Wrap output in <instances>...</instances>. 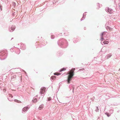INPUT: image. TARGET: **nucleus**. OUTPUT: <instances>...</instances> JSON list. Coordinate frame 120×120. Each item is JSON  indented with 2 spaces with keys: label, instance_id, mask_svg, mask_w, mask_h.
Instances as JSON below:
<instances>
[{
  "label": "nucleus",
  "instance_id": "2f4dec72",
  "mask_svg": "<svg viewBox=\"0 0 120 120\" xmlns=\"http://www.w3.org/2000/svg\"><path fill=\"white\" fill-rule=\"evenodd\" d=\"M78 41V40L76 39H74L73 41V42L74 43H75L77 42Z\"/></svg>",
  "mask_w": 120,
  "mask_h": 120
},
{
  "label": "nucleus",
  "instance_id": "7ed1b4c3",
  "mask_svg": "<svg viewBox=\"0 0 120 120\" xmlns=\"http://www.w3.org/2000/svg\"><path fill=\"white\" fill-rule=\"evenodd\" d=\"M74 72H73L69 74V75L67 78V79L65 81L67 82V83L68 84H69L71 81L74 75Z\"/></svg>",
  "mask_w": 120,
  "mask_h": 120
},
{
  "label": "nucleus",
  "instance_id": "f257e3e1",
  "mask_svg": "<svg viewBox=\"0 0 120 120\" xmlns=\"http://www.w3.org/2000/svg\"><path fill=\"white\" fill-rule=\"evenodd\" d=\"M58 45L62 48H65L68 45V42L64 38L60 39L57 42Z\"/></svg>",
  "mask_w": 120,
  "mask_h": 120
},
{
  "label": "nucleus",
  "instance_id": "603ef678",
  "mask_svg": "<svg viewBox=\"0 0 120 120\" xmlns=\"http://www.w3.org/2000/svg\"><path fill=\"white\" fill-rule=\"evenodd\" d=\"M119 9H120V6H119Z\"/></svg>",
  "mask_w": 120,
  "mask_h": 120
},
{
  "label": "nucleus",
  "instance_id": "aec40b11",
  "mask_svg": "<svg viewBox=\"0 0 120 120\" xmlns=\"http://www.w3.org/2000/svg\"><path fill=\"white\" fill-rule=\"evenodd\" d=\"M14 101L15 102H17L18 103H21V101H19L17 99H15Z\"/></svg>",
  "mask_w": 120,
  "mask_h": 120
},
{
  "label": "nucleus",
  "instance_id": "423d86ee",
  "mask_svg": "<svg viewBox=\"0 0 120 120\" xmlns=\"http://www.w3.org/2000/svg\"><path fill=\"white\" fill-rule=\"evenodd\" d=\"M106 12H109L110 14H112L113 13L112 11H113V9L108 7L106 9H105Z\"/></svg>",
  "mask_w": 120,
  "mask_h": 120
},
{
  "label": "nucleus",
  "instance_id": "b1692460",
  "mask_svg": "<svg viewBox=\"0 0 120 120\" xmlns=\"http://www.w3.org/2000/svg\"><path fill=\"white\" fill-rule=\"evenodd\" d=\"M10 50L11 52H13L14 50V49L13 47L12 48L10 49Z\"/></svg>",
  "mask_w": 120,
  "mask_h": 120
},
{
  "label": "nucleus",
  "instance_id": "5fc2aeb1",
  "mask_svg": "<svg viewBox=\"0 0 120 120\" xmlns=\"http://www.w3.org/2000/svg\"><path fill=\"white\" fill-rule=\"evenodd\" d=\"M61 35H61V34H62V33H61Z\"/></svg>",
  "mask_w": 120,
  "mask_h": 120
},
{
  "label": "nucleus",
  "instance_id": "c756f323",
  "mask_svg": "<svg viewBox=\"0 0 120 120\" xmlns=\"http://www.w3.org/2000/svg\"><path fill=\"white\" fill-rule=\"evenodd\" d=\"M16 77V75H14L12 77H11V79H15Z\"/></svg>",
  "mask_w": 120,
  "mask_h": 120
},
{
  "label": "nucleus",
  "instance_id": "2eb2a0df",
  "mask_svg": "<svg viewBox=\"0 0 120 120\" xmlns=\"http://www.w3.org/2000/svg\"><path fill=\"white\" fill-rule=\"evenodd\" d=\"M66 67L63 68H61L60 70L58 71L59 72H61L63 71H64L66 70Z\"/></svg>",
  "mask_w": 120,
  "mask_h": 120
},
{
  "label": "nucleus",
  "instance_id": "cd10ccee",
  "mask_svg": "<svg viewBox=\"0 0 120 120\" xmlns=\"http://www.w3.org/2000/svg\"><path fill=\"white\" fill-rule=\"evenodd\" d=\"M84 70H85V69L83 68H82L80 69H79V71H84Z\"/></svg>",
  "mask_w": 120,
  "mask_h": 120
},
{
  "label": "nucleus",
  "instance_id": "f3484780",
  "mask_svg": "<svg viewBox=\"0 0 120 120\" xmlns=\"http://www.w3.org/2000/svg\"><path fill=\"white\" fill-rule=\"evenodd\" d=\"M17 49L16 51H15L16 53L18 54H19L20 52V49L18 48H17Z\"/></svg>",
  "mask_w": 120,
  "mask_h": 120
},
{
  "label": "nucleus",
  "instance_id": "7c9ffc66",
  "mask_svg": "<svg viewBox=\"0 0 120 120\" xmlns=\"http://www.w3.org/2000/svg\"><path fill=\"white\" fill-rule=\"evenodd\" d=\"M104 32H104L101 33V36H103V35L105 34V33H104Z\"/></svg>",
  "mask_w": 120,
  "mask_h": 120
},
{
  "label": "nucleus",
  "instance_id": "a18cd8bd",
  "mask_svg": "<svg viewBox=\"0 0 120 120\" xmlns=\"http://www.w3.org/2000/svg\"><path fill=\"white\" fill-rule=\"evenodd\" d=\"M83 18H82L81 19H80L81 21H82L83 20Z\"/></svg>",
  "mask_w": 120,
  "mask_h": 120
},
{
  "label": "nucleus",
  "instance_id": "0eeeda50",
  "mask_svg": "<svg viewBox=\"0 0 120 120\" xmlns=\"http://www.w3.org/2000/svg\"><path fill=\"white\" fill-rule=\"evenodd\" d=\"M20 49L23 50H25L26 49V46L24 44L22 43L20 46Z\"/></svg>",
  "mask_w": 120,
  "mask_h": 120
},
{
  "label": "nucleus",
  "instance_id": "4c0bfd02",
  "mask_svg": "<svg viewBox=\"0 0 120 120\" xmlns=\"http://www.w3.org/2000/svg\"><path fill=\"white\" fill-rule=\"evenodd\" d=\"M9 97L12 98L13 97V96L12 95L10 94H9Z\"/></svg>",
  "mask_w": 120,
  "mask_h": 120
},
{
  "label": "nucleus",
  "instance_id": "c9c22d12",
  "mask_svg": "<svg viewBox=\"0 0 120 120\" xmlns=\"http://www.w3.org/2000/svg\"><path fill=\"white\" fill-rule=\"evenodd\" d=\"M22 71L24 72H25V74H26V75H27V73L24 70H22Z\"/></svg>",
  "mask_w": 120,
  "mask_h": 120
},
{
  "label": "nucleus",
  "instance_id": "5701e85b",
  "mask_svg": "<svg viewBox=\"0 0 120 120\" xmlns=\"http://www.w3.org/2000/svg\"><path fill=\"white\" fill-rule=\"evenodd\" d=\"M61 74L60 73H54V75H56L57 76H59V75H60Z\"/></svg>",
  "mask_w": 120,
  "mask_h": 120
},
{
  "label": "nucleus",
  "instance_id": "4468645a",
  "mask_svg": "<svg viewBox=\"0 0 120 120\" xmlns=\"http://www.w3.org/2000/svg\"><path fill=\"white\" fill-rule=\"evenodd\" d=\"M56 78V76H54L53 75L52 76L50 77V79L51 80H55Z\"/></svg>",
  "mask_w": 120,
  "mask_h": 120
},
{
  "label": "nucleus",
  "instance_id": "9d476101",
  "mask_svg": "<svg viewBox=\"0 0 120 120\" xmlns=\"http://www.w3.org/2000/svg\"><path fill=\"white\" fill-rule=\"evenodd\" d=\"M45 90V89H44V88L41 87L40 89V94L41 95L44 94V91Z\"/></svg>",
  "mask_w": 120,
  "mask_h": 120
},
{
  "label": "nucleus",
  "instance_id": "473e14b6",
  "mask_svg": "<svg viewBox=\"0 0 120 120\" xmlns=\"http://www.w3.org/2000/svg\"><path fill=\"white\" fill-rule=\"evenodd\" d=\"M2 6L1 4H0V10L1 11H2Z\"/></svg>",
  "mask_w": 120,
  "mask_h": 120
},
{
  "label": "nucleus",
  "instance_id": "6e6d98bb",
  "mask_svg": "<svg viewBox=\"0 0 120 120\" xmlns=\"http://www.w3.org/2000/svg\"><path fill=\"white\" fill-rule=\"evenodd\" d=\"M39 98V100L40 99V97Z\"/></svg>",
  "mask_w": 120,
  "mask_h": 120
},
{
  "label": "nucleus",
  "instance_id": "c85d7f7f",
  "mask_svg": "<svg viewBox=\"0 0 120 120\" xmlns=\"http://www.w3.org/2000/svg\"><path fill=\"white\" fill-rule=\"evenodd\" d=\"M12 5L14 7H15L16 5V3L14 2H13L12 3Z\"/></svg>",
  "mask_w": 120,
  "mask_h": 120
},
{
  "label": "nucleus",
  "instance_id": "e2e57ef3",
  "mask_svg": "<svg viewBox=\"0 0 120 120\" xmlns=\"http://www.w3.org/2000/svg\"><path fill=\"white\" fill-rule=\"evenodd\" d=\"M41 96H43V95H42Z\"/></svg>",
  "mask_w": 120,
  "mask_h": 120
},
{
  "label": "nucleus",
  "instance_id": "4d7b16f0",
  "mask_svg": "<svg viewBox=\"0 0 120 120\" xmlns=\"http://www.w3.org/2000/svg\"><path fill=\"white\" fill-rule=\"evenodd\" d=\"M93 97V98H94V97Z\"/></svg>",
  "mask_w": 120,
  "mask_h": 120
},
{
  "label": "nucleus",
  "instance_id": "e433bc0d",
  "mask_svg": "<svg viewBox=\"0 0 120 120\" xmlns=\"http://www.w3.org/2000/svg\"><path fill=\"white\" fill-rule=\"evenodd\" d=\"M9 97L12 98L13 97V96L12 95L10 94H9Z\"/></svg>",
  "mask_w": 120,
  "mask_h": 120
},
{
  "label": "nucleus",
  "instance_id": "bf43d9fd",
  "mask_svg": "<svg viewBox=\"0 0 120 120\" xmlns=\"http://www.w3.org/2000/svg\"><path fill=\"white\" fill-rule=\"evenodd\" d=\"M40 47H41V45H40Z\"/></svg>",
  "mask_w": 120,
  "mask_h": 120
},
{
  "label": "nucleus",
  "instance_id": "412c9836",
  "mask_svg": "<svg viewBox=\"0 0 120 120\" xmlns=\"http://www.w3.org/2000/svg\"><path fill=\"white\" fill-rule=\"evenodd\" d=\"M106 28L107 29H109V30H111V29H112V28H111L110 27H109V26H105Z\"/></svg>",
  "mask_w": 120,
  "mask_h": 120
},
{
  "label": "nucleus",
  "instance_id": "a19ab883",
  "mask_svg": "<svg viewBox=\"0 0 120 120\" xmlns=\"http://www.w3.org/2000/svg\"><path fill=\"white\" fill-rule=\"evenodd\" d=\"M97 6H98L100 8V4L99 3H98Z\"/></svg>",
  "mask_w": 120,
  "mask_h": 120
},
{
  "label": "nucleus",
  "instance_id": "f8f14e48",
  "mask_svg": "<svg viewBox=\"0 0 120 120\" xmlns=\"http://www.w3.org/2000/svg\"><path fill=\"white\" fill-rule=\"evenodd\" d=\"M62 52H61V51H58L57 52L56 54L57 56H60L61 55H62Z\"/></svg>",
  "mask_w": 120,
  "mask_h": 120
},
{
  "label": "nucleus",
  "instance_id": "58836bf2",
  "mask_svg": "<svg viewBox=\"0 0 120 120\" xmlns=\"http://www.w3.org/2000/svg\"><path fill=\"white\" fill-rule=\"evenodd\" d=\"M15 12H14L12 14V16H14L15 15Z\"/></svg>",
  "mask_w": 120,
  "mask_h": 120
},
{
  "label": "nucleus",
  "instance_id": "864d4df0",
  "mask_svg": "<svg viewBox=\"0 0 120 120\" xmlns=\"http://www.w3.org/2000/svg\"><path fill=\"white\" fill-rule=\"evenodd\" d=\"M119 111H117V112H119Z\"/></svg>",
  "mask_w": 120,
  "mask_h": 120
},
{
  "label": "nucleus",
  "instance_id": "680f3d73",
  "mask_svg": "<svg viewBox=\"0 0 120 120\" xmlns=\"http://www.w3.org/2000/svg\"><path fill=\"white\" fill-rule=\"evenodd\" d=\"M120 70V68L119 69V70Z\"/></svg>",
  "mask_w": 120,
  "mask_h": 120
},
{
  "label": "nucleus",
  "instance_id": "4be33fe9",
  "mask_svg": "<svg viewBox=\"0 0 120 120\" xmlns=\"http://www.w3.org/2000/svg\"><path fill=\"white\" fill-rule=\"evenodd\" d=\"M47 101H50L52 99V98L51 97H47Z\"/></svg>",
  "mask_w": 120,
  "mask_h": 120
},
{
  "label": "nucleus",
  "instance_id": "bb28decb",
  "mask_svg": "<svg viewBox=\"0 0 120 120\" xmlns=\"http://www.w3.org/2000/svg\"><path fill=\"white\" fill-rule=\"evenodd\" d=\"M109 111L110 113L111 114H112L113 112V110L112 109H111L109 110Z\"/></svg>",
  "mask_w": 120,
  "mask_h": 120
},
{
  "label": "nucleus",
  "instance_id": "f03ea898",
  "mask_svg": "<svg viewBox=\"0 0 120 120\" xmlns=\"http://www.w3.org/2000/svg\"><path fill=\"white\" fill-rule=\"evenodd\" d=\"M7 56V51L6 50L0 51V60H2L5 59Z\"/></svg>",
  "mask_w": 120,
  "mask_h": 120
},
{
  "label": "nucleus",
  "instance_id": "1a4fd4ad",
  "mask_svg": "<svg viewBox=\"0 0 120 120\" xmlns=\"http://www.w3.org/2000/svg\"><path fill=\"white\" fill-rule=\"evenodd\" d=\"M68 87L69 89V91H70L71 89V88L73 89L75 87V85L72 84H70L68 86Z\"/></svg>",
  "mask_w": 120,
  "mask_h": 120
},
{
  "label": "nucleus",
  "instance_id": "8fccbe9b",
  "mask_svg": "<svg viewBox=\"0 0 120 120\" xmlns=\"http://www.w3.org/2000/svg\"><path fill=\"white\" fill-rule=\"evenodd\" d=\"M84 29L85 30H86V27H84Z\"/></svg>",
  "mask_w": 120,
  "mask_h": 120
},
{
  "label": "nucleus",
  "instance_id": "f704fd0d",
  "mask_svg": "<svg viewBox=\"0 0 120 120\" xmlns=\"http://www.w3.org/2000/svg\"><path fill=\"white\" fill-rule=\"evenodd\" d=\"M8 100L10 101H13V99H9V98H8Z\"/></svg>",
  "mask_w": 120,
  "mask_h": 120
},
{
  "label": "nucleus",
  "instance_id": "dca6fc26",
  "mask_svg": "<svg viewBox=\"0 0 120 120\" xmlns=\"http://www.w3.org/2000/svg\"><path fill=\"white\" fill-rule=\"evenodd\" d=\"M44 105L43 104H42L40 105L38 109L40 110H41L42 109Z\"/></svg>",
  "mask_w": 120,
  "mask_h": 120
},
{
  "label": "nucleus",
  "instance_id": "393cba45",
  "mask_svg": "<svg viewBox=\"0 0 120 120\" xmlns=\"http://www.w3.org/2000/svg\"><path fill=\"white\" fill-rule=\"evenodd\" d=\"M96 109L95 110V111L96 112H98L99 110V109H98V106L96 107Z\"/></svg>",
  "mask_w": 120,
  "mask_h": 120
},
{
  "label": "nucleus",
  "instance_id": "052dcab7",
  "mask_svg": "<svg viewBox=\"0 0 120 120\" xmlns=\"http://www.w3.org/2000/svg\"><path fill=\"white\" fill-rule=\"evenodd\" d=\"M64 75V74H62V75Z\"/></svg>",
  "mask_w": 120,
  "mask_h": 120
},
{
  "label": "nucleus",
  "instance_id": "13d9d810",
  "mask_svg": "<svg viewBox=\"0 0 120 120\" xmlns=\"http://www.w3.org/2000/svg\"><path fill=\"white\" fill-rule=\"evenodd\" d=\"M93 97V98H94V97Z\"/></svg>",
  "mask_w": 120,
  "mask_h": 120
},
{
  "label": "nucleus",
  "instance_id": "39448f33",
  "mask_svg": "<svg viewBox=\"0 0 120 120\" xmlns=\"http://www.w3.org/2000/svg\"><path fill=\"white\" fill-rule=\"evenodd\" d=\"M16 27L15 25H13L11 27H9V31L10 32H12L14 31L15 28Z\"/></svg>",
  "mask_w": 120,
  "mask_h": 120
},
{
  "label": "nucleus",
  "instance_id": "c03bdc74",
  "mask_svg": "<svg viewBox=\"0 0 120 120\" xmlns=\"http://www.w3.org/2000/svg\"><path fill=\"white\" fill-rule=\"evenodd\" d=\"M102 51L101 50V51H100V52H99V53L100 54H102Z\"/></svg>",
  "mask_w": 120,
  "mask_h": 120
},
{
  "label": "nucleus",
  "instance_id": "9b49d317",
  "mask_svg": "<svg viewBox=\"0 0 120 120\" xmlns=\"http://www.w3.org/2000/svg\"><path fill=\"white\" fill-rule=\"evenodd\" d=\"M101 43L102 45L107 44L109 43V41H101Z\"/></svg>",
  "mask_w": 120,
  "mask_h": 120
},
{
  "label": "nucleus",
  "instance_id": "a878e982",
  "mask_svg": "<svg viewBox=\"0 0 120 120\" xmlns=\"http://www.w3.org/2000/svg\"><path fill=\"white\" fill-rule=\"evenodd\" d=\"M101 41H103V40H104V38L103 37V36H101Z\"/></svg>",
  "mask_w": 120,
  "mask_h": 120
},
{
  "label": "nucleus",
  "instance_id": "37998d69",
  "mask_svg": "<svg viewBox=\"0 0 120 120\" xmlns=\"http://www.w3.org/2000/svg\"><path fill=\"white\" fill-rule=\"evenodd\" d=\"M87 13V12H85V13H84L83 14V15H84V16H85L86 15L85 14V13Z\"/></svg>",
  "mask_w": 120,
  "mask_h": 120
},
{
  "label": "nucleus",
  "instance_id": "79ce46f5",
  "mask_svg": "<svg viewBox=\"0 0 120 120\" xmlns=\"http://www.w3.org/2000/svg\"><path fill=\"white\" fill-rule=\"evenodd\" d=\"M85 17H86L85 16H84V15H83L82 18H83V19H85Z\"/></svg>",
  "mask_w": 120,
  "mask_h": 120
},
{
  "label": "nucleus",
  "instance_id": "49530a36",
  "mask_svg": "<svg viewBox=\"0 0 120 120\" xmlns=\"http://www.w3.org/2000/svg\"><path fill=\"white\" fill-rule=\"evenodd\" d=\"M61 82H60L59 84V86H60L61 84Z\"/></svg>",
  "mask_w": 120,
  "mask_h": 120
},
{
  "label": "nucleus",
  "instance_id": "ddd939ff",
  "mask_svg": "<svg viewBox=\"0 0 120 120\" xmlns=\"http://www.w3.org/2000/svg\"><path fill=\"white\" fill-rule=\"evenodd\" d=\"M112 56V55L111 54H109L108 55H106L105 57V58L107 59H108L110 58Z\"/></svg>",
  "mask_w": 120,
  "mask_h": 120
},
{
  "label": "nucleus",
  "instance_id": "72a5a7b5",
  "mask_svg": "<svg viewBox=\"0 0 120 120\" xmlns=\"http://www.w3.org/2000/svg\"><path fill=\"white\" fill-rule=\"evenodd\" d=\"M109 23V22H107L105 24V26H106L108 25Z\"/></svg>",
  "mask_w": 120,
  "mask_h": 120
},
{
  "label": "nucleus",
  "instance_id": "3c124183",
  "mask_svg": "<svg viewBox=\"0 0 120 120\" xmlns=\"http://www.w3.org/2000/svg\"><path fill=\"white\" fill-rule=\"evenodd\" d=\"M13 39V38H11V40H12V39Z\"/></svg>",
  "mask_w": 120,
  "mask_h": 120
},
{
  "label": "nucleus",
  "instance_id": "6ab92c4d",
  "mask_svg": "<svg viewBox=\"0 0 120 120\" xmlns=\"http://www.w3.org/2000/svg\"><path fill=\"white\" fill-rule=\"evenodd\" d=\"M105 114L108 117H109L111 115V114L108 112H106L105 113Z\"/></svg>",
  "mask_w": 120,
  "mask_h": 120
},
{
  "label": "nucleus",
  "instance_id": "ea45409f",
  "mask_svg": "<svg viewBox=\"0 0 120 120\" xmlns=\"http://www.w3.org/2000/svg\"><path fill=\"white\" fill-rule=\"evenodd\" d=\"M75 88L74 87L73 89H72V92L73 93H74V90Z\"/></svg>",
  "mask_w": 120,
  "mask_h": 120
},
{
  "label": "nucleus",
  "instance_id": "a211bd4d",
  "mask_svg": "<svg viewBox=\"0 0 120 120\" xmlns=\"http://www.w3.org/2000/svg\"><path fill=\"white\" fill-rule=\"evenodd\" d=\"M50 34L51 35V39H52L55 38V36L54 35H52V33H51Z\"/></svg>",
  "mask_w": 120,
  "mask_h": 120
},
{
  "label": "nucleus",
  "instance_id": "6e6552de",
  "mask_svg": "<svg viewBox=\"0 0 120 120\" xmlns=\"http://www.w3.org/2000/svg\"><path fill=\"white\" fill-rule=\"evenodd\" d=\"M38 96V95H36L33 98L32 100V102H35L38 101V99L37 98Z\"/></svg>",
  "mask_w": 120,
  "mask_h": 120
},
{
  "label": "nucleus",
  "instance_id": "de8ad7c7",
  "mask_svg": "<svg viewBox=\"0 0 120 120\" xmlns=\"http://www.w3.org/2000/svg\"><path fill=\"white\" fill-rule=\"evenodd\" d=\"M43 45V44H41V46H44V45Z\"/></svg>",
  "mask_w": 120,
  "mask_h": 120
},
{
  "label": "nucleus",
  "instance_id": "09e8293b",
  "mask_svg": "<svg viewBox=\"0 0 120 120\" xmlns=\"http://www.w3.org/2000/svg\"><path fill=\"white\" fill-rule=\"evenodd\" d=\"M64 35H65V36H66V35H65V33H64Z\"/></svg>",
  "mask_w": 120,
  "mask_h": 120
},
{
  "label": "nucleus",
  "instance_id": "20e7f679",
  "mask_svg": "<svg viewBox=\"0 0 120 120\" xmlns=\"http://www.w3.org/2000/svg\"><path fill=\"white\" fill-rule=\"evenodd\" d=\"M30 106L29 105L25 107L22 109V112L23 113H25L30 108Z\"/></svg>",
  "mask_w": 120,
  "mask_h": 120
}]
</instances>
